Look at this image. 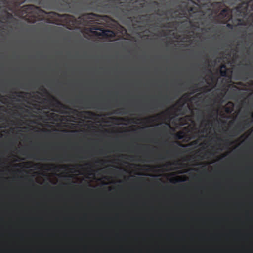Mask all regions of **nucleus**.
<instances>
[{
    "instance_id": "ddd939ff",
    "label": "nucleus",
    "mask_w": 253,
    "mask_h": 253,
    "mask_svg": "<svg viewBox=\"0 0 253 253\" xmlns=\"http://www.w3.org/2000/svg\"><path fill=\"white\" fill-rule=\"evenodd\" d=\"M69 156L67 155H63V156H59V157H57V158H56V160H66V158L67 157H69Z\"/></svg>"
},
{
    "instance_id": "f257e3e1",
    "label": "nucleus",
    "mask_w": 253,
    "mask_h": 253,
    "mask_svg": "<svg viewBox=\"0 0 253 253\" xmlns=\"http://www.w3.org/2000/svg\"><path fill=\"white\" fill-rule=\"evenodd\" d=\"M26 20L29 23H34L40 20L45 14V11L34 5H26L23 7Z\"/></svg>"
},
{
    "instance_id": "6e6552de",
    "label": "nucleus",
    "mask_w": 253,
    "mask_h": 253,
    "mask_svg": "<svg viewBox=\"0 0 253 253\" xmlns=\"http://www.w3.org/2000/svg\"><path fill=\"white\" fill-rule=\"evenodd\" d=\"M175 137L176 139L181 140L185 137V134L183 131H179L175 134Z\"/></svg>"
},
{
    "instance_id": "2f4dec72",
    "label": "nucleus",
    "mask_w": 253,
    "mask_h": 253,
    "mask_svg": "<svg viewBox=\"0 0 253 253\" xmlns=\"http://www.w3.org/2000/svg\"><path fill=\"white\" fill-rule=\"evenodd\" d=\"M251 116H252V118L253 119V113L252 114Z\"/></svg>"
},
{
    "instance_id": "cd10ccee",
    "label": "nucleus",
    "mask_w": 253,
    "mask_h": 253,
    "mask_svg": "<svg viewBox=\"0 0 253 253\" xmlns=\"http://www.w3.org/2000/svg\"><path fill=\"white\" fill-rule=\"evenodd\" d=\"M88 18H90V14L87 15Z\"/></svg>"
},
{
    "instance_id": "4468645a",
    "label": "nucleus",
    "mask_w": 253,
    "mask_h": 253,
    "mask_svg": "<svg viewBox=\"0 0 253 253\" xmlns=\"http://www.w3.org/2000/svg\"><path fill=\"white\" fill-rule=\"evenodd\" d=\"M39 89L40 91L43 92L44 94H48L47 90L44 87L40 86Z\"/></svg>"
},
{
    "instance_id": "c9c22d12",
    "label": "nucleus",
    "mask_w": 253,
    "mask_h": 253,
    "mask_svg": "<svg viewBox=\"0 0 253 253\" xmlns=\"http://www.w3.org/2000/svg\"><path fill=\"white\" fill-rule=\"evenodd\" d=\"M160 158L161 159V155H159Z\"/></svg>"
},
{
    "instance_id": "7ed1b4c3",
    "label": "nucleus",
    "mask_w": 253,
    "mask_h": 253,
    "mask_svg": "<svg viewBox=\"0 0 253 253\" xmlns=\"http://www.w3.org/2000/svg\"><path fill=\"white\" fill-rule=\"evenodd\" d=\"M243 123H238L231 131V133H233L234 135L237 136L243 131L245 130V127H243ZM244 124L246 125L248 124L245 122L244 123Z\"/></svg>"
},
{
    "instance_id": "f704fd0d",
    "label": "nucleus",
    "mask_w": 253,
    "mask_h": 253,
    "mask_svg": "<svg viewBox=\"0 0 253 253\" xmlns=\"http://www.w3.org/2000/svg\"><path fill=\"white\" fill-rule=\"evenodd\" d=\"M108 4H105V6H108Z\"/></svg>"
},
{
    "instance_id": "393cba45",
    "label": "nucleus",
    "mask_w": 253,
    "mask_h": 253,
    "mask_svg": "<svg viewBox=\"0 0 253 253\" xmlns=\"http://www.w3.org/2000/svg\"><path fill=\"white\" fill-rule=\"evenodd\" d=\"M172 9H170L169 11H168L169 13H172Z\"/></svg>"
},
{
    "instance_id": "f03ea898",
    "label": "nucleus",
    "mask_w": 253,
    "mask_h": 253,
    "mask_svg": "<svg viewBox=\"0 0 253 253\" xmlns=\"http://www.w3.org/2000/svg\"><path fill=\"white\" fill-rule=\"evenodd\" d=\"M93 30H100L101 32L91 31L94 34L99 36H104L107 37H111L114 34V32L110 30H105L103 28L97 26H93L91 28Z\"/></svg>"
},
{
    "instance_id": "412c9836",
    "label": "nucleus",
    "mask_w": 253,
    "mask_h": 253,
    "mask_svg": "<svg viewBox=\"0 0 253 253\" xmlns=\"http://www.w3.org/2000/svg\"><path fill=\"white\" fill-rule=\"evenodd\" d=\"M227 26L228 27H229V28H231V27H232V25L231 24H228L227 25Z\"/></svg>"
},
{
    "instance_id": "39448f33",
    "label": "nucleus",
    "mask_w": 253,
    "mask_h": 253,
    "mask_svg": "<svg viewBox=\"0 0 253 253\" xmlns=\"http://www.w3.org/2000/svg\"><path fill=\"white\" fill-rule=\"evenodd\" d=\"M227 68L225 64H222L219 68L220 75L223 77L227 76Z\"/></svg>"
},
{
    "instance_id": "4c0bfd02",
    "label": "nucleus",
    "mask_w": 253,
    "mask_h": 253,
    "mask_svg": "<svg viewBox=\"0 0 253 253\" xmlns=\"http://www.w3.org/2000/svg\"><path fill=\"white\" fill-rule=\"evenodd\" d=\"M179 173H182V172H179Z\"/></svg>"
},
{
    "instance_id": "c756f323",
    "label": "nucleus",
    "mask_w": 253,
    "mask_h": 253,
    "mask_svg": "<svg viewBox=\"0 0 253 253\" xmlns=\"http://www.w3.org/2000/svg\"><path fill=\"white\" fill-rule=\"evenodd\" d=\"M73 1V2H75L77 0H72Z\"/></svg>"
},
{
    "instance_id": "e433bc0d",
    "label": "nucleus",
    "mask_w": 253,
    "mask_h": 253,
    "mask_svg": "<svg viewBox=\"0 0 253 253\" xmlns=\"http://www.w3.org/2000/svg\"><path fill=\"white\" fill-rule=\"evenodd\" d=\"M157 11H158V12H160V10L159 9H158Z\"/></svg>"
},
{
    "instance_id": "9b49d317",
    "label": "nucleus",
    "mask_w": 253,
    "mask_h": 253,
    "mask_svg": "<svg viewBox=\"0 0 253 253\" xmlns=\"http://www.w3.org/2000/svg\"><path fill=\"white\" fill-rule=\"evenodd\" d=\"M197 85H198V84H196L194 85V86L190 87V90L192 91V92L191 93V94L196 93L199 91H201V88H197Z\"/></svg>"
},
{
    "instance_id": "c85d7f7f",
    "label": "nucleus",
    "mask_w": 253,
    "mask_h": 253,
    "mask_svg": "<svg viewBox=\"0 0 253 253\" xmlns=\"http://www.w3.org/2000/svg\"><path fill=\"white\" fill-rule=\"evenodd\" d=\"M86 113H87V114H89L91 113V112H89V111H88V112H87Z\"/></svg>"
},
{
    "instance_id": "2eb2a0df",
    "label": "nucleus",
    "mask_w": 253,
    "mask_h": 253,
    "mask_svg": "<svg viewBox=\"0 0 253 253\" xmlns=\"http://www.w3.org/2000/svg\"><path fill=\"white\" fill-rule=\"evenodd\" d=\"M14 93L15 94H16V96H18V97H22V96L21 95V94H23V93H24V92H14Z\"/></svg>"
},
{
    "instance_id": "aec40b11",
    "label": "nucleus",
    "mask_w": 253,
    "mask_h": 253,
    "mask_svg": "<svg viewBox=\"0 0 253 253\" xmlns=\"http://www.w3.org/2000/svg\"><path fill=\"white\" fill-rule=\"evenodd\" d=\"M29 158L36 159L35 155H31L29 156Z\"/></svg>"
},
{
    "instance_id": "0eeeda50",
    "label": "nucleus",
    "mask_w": 253,
    "mask_h": 253,
    "mask_svg": "<svg viewBox=\"0 0 253 253\" xmlns=\"http://www.w3.org/2000/svg\"><path fill=\"white\" fill-rule=\"evenodd\" d=\"M51 100L54 101L55 102L56 105L55 106L58 108H67V106L63 104L59 101L56 99L55 98L52 97Z\"/></svg>"
},
{
    "instance_id": "f8f14e48",
    "label": "nucleus",
    "mask_w": 253,
    "mask_h": 253,
    "mask_svg": "<svg viewBox=\"0 0 253 253\" xmlns=\"http://www.w3.org/2000/svg\"><path fill=\"white\" fill-rule=\"evenodd\" d=\"M61 17L62 19L65 20L67 22L68 21H71V19L73 18V16L68 14H63L61 15Z\"/></svg>"
},
{
    "instance_id": "20e7f679",
    "label": "nucleus",
    "mask_w": 253,
    "mask_h": 253,
    "mask_svg": "<svg viewBox=\"0 0 253 253\" xmlns=\"http://www.w3.org/2000/svg\"><path fill=\"white\" fill-rule=\"evenodd\" d=\"M24 1H28L36 2L40 5L42 7L47 8L49 6V0H23Z\"/></svg>"
},
{
    "instance_id": "423d86ee",
    "label": "nucleus",
    "mask_w": 253,
    "mask_h": 253,
    "mask_svg": "<svg viewBox=\"0 0 253 253\" xmlns=\"http://www.w3.org/2000/svg\"><path fill=\"white\" fill-rule=\"evenodd\" d=\"M234 104L232 102H228L225 107V110L228 113H231L233 111Z\"/></svg>"
},
{
    "instance_id": "4be33fe9",
    "label": "nucleus",
    "mask_w": 253,
    "mask_h": 253,
    "mask_svg": "<svg viewBox=\"0 0 253 253\" xmlns=\"http://www.w3.org/2000/svg\"><path fill=\"white\" fill-rule=\"evenodd\" d=\"M86 108H93V107L92 106H91L87 105V106H86Z\"/></svg>"
},
{
    "instance_id": "dca6fc26",
    "label": "nucleus",
    "mask_w": 253,
    "mask_h": 253,
    "mask_svg": "<svg viewBox=\"0 0 253 253\" xmlns=\"http://www.w3.org/2000/svg\"><path fill=\"white\" fill-rule=\"evenodd\" d=\"M199 118H203L202 122H205L206 120L204 119V116L203 113H202L201 115H199Z\"/></svg>"
},
{
    "instance_id": "5701e85b",
    "label": "nucleus",
    "mask_w": 253,
    "mask_h": 253,
    "mask_svg": "<svg viewBox=\"0 0 253 253\" xmlns=\"http://www.w3.org/2000/svg\"><path fill=\"white\" fill-rule=\"evenodd\" d=\"M182 106H180L177 108V111H180L181 109Z\"/></svg>"
},
{
    "instance_id": "7c9ffc66",
    "label": "nucleus",
    "mask_w": 253,
    "mask_h": 253,
    "mask_svg": "<svg viewBox=\"0 0 253 253\" xmlns=\"http://www.w3.org/2000/svg\"><path fill=\"white\" fill-rule=\"evenodd\" d=\"M145 157H146V158H149V156H148V155H146V156H145Z\"/></svg>"
},
{
    "instance_id": "bb28decb",
    "label": "nucleus",
    "mask_w": 253,
    "mask_h": 253,
    "mask_svg": "<svg viewBox=\"0 0 253 253\" xmlns=\"http://www.w3.org/2000/svg\"><path fill=\"white\" fill-rule=\"evenodd\" d=\"M245 74H246V75H247V76H249V72H246V73H245Z\"/></svg>"
},
{
    "instance_id": "1a4fd4ad",
    "label": "nucleus",
    "mask_w": 253,
    "mask_h": 253,
    "mask_svg": "<svg viewBox=\"0 0 253 253\" xmlns=\"http://www.w3.org/2000/svg\"><path fill=\"white\" fill-rule=\"evenodd\" d=\"M109 4L113 5V6H117L118 5H120L122 3L120 0H109L108 1Z\"/></svg>"
},
{
    "instance_id": "6ab92c4d",
    "label": "nucleus",
    "mask_w": 253,
    "mask_h": 253,
    "mask_svg": "<svg viewBox=\"0 0 253 253\" xmlns=\"http://www.w3.org/2000/svg\"><path fill=\"white\" fill-rule=\"evenodd\" d=\"M113 113L114 114H126V112H123V113H121L120 112H118L117 111H115L114 112H113Z\"/></svg>"
},
{
    "instance_id": "b1692460",
    "label": "nucleus",
    "mask_w": 253,
    "mask_h": 253,
    "mask_svg": "<svg viewBox=\"0 0 253 253\" xmlns=\"http://www.w3.org/2000/svg\"><path fill=\"white\" fill-rule=\"evenodd\" d=\"M209 73H210L211 74H212V72L211 69L208 70Z\"/></svg>"
},
{
    "instance_id": "72a5a7b5",
    "label": "nucleus",
    "mask_w": 253,
    "mask_h": 253,
    "mask_svg": "<svg viewBox=\"0 0 253 253\" xmlns=\"http://www.w3.org/2000/svg\"><path fill=\"white\" fill-rule=\"evenodd\" d=\"M22 154H23V155H26V153H24V152L22 153Z\"/></svg>"
},
{
    "instance_id": "a878e982",
    "label": "nucleus",
    "mask_w": 253,
    "mask_h": 253,
    "mask_svg": "<svg viewBox=\"0 0 253 253\" xmlns=\"http://www.w3.org/2000/svg\"><path fill=\"white\" fill-rule=\"evenodd\" d=\"M125 110V108H120L118 109V110Z\"/></svg>"
},
{
    "instance_id": "473e14b6",
    "label": "nucleus",
    "mask_w": 253,
    "mask_h": 253,
    "mask_svg": "<svg viewBox=\"0 0 253 253\" xmlns=\"http://www.w3.org/2000/svg\"><path fill=\"white\" fill-rule=\"evenodd\" d=\"M163 14H164V15H167V13H163Z\"/></svg>"
},
{
    "instance_id": "f3484780",
    "label": "nucleus",
    "mask_w": 253,
    "mask_h": 253,
    "mask_svg": "<svg viewBox=\"0 0 253 253\" xmlns=\"http://www.w3.org/2000/svg\"><path fill=\"white\" fill-rule=\"evenodd\" d=\"M154 116H152V117H148V118H146L145 119L147 120V121H152V118H153Z\"/></svg>"
},
{
    "instance_id": "9d476101",
    "label": "nucleus",
    "mask_w": 253,
    "mask_h": 253,
    "mask_svg": "<svg viewBox=\"0 0 253 253\" xmlns=\"http://www.w3.org/2000/svg\"><path fill=\"white\" fill-rule=\"evenodd\" d=\"M111 119L114 121L118 122L120 121H127L128 123H130V119H125L123 118H117V117H112Z\"/></svg>"
},
{
    "instance_id": "a211bd4d",
    "label": "nucleus",
    "mask_w": 253,
    "mask_h": 253,
    "mask_svg": "<svg viewBox=\"0 0 253 253\" xmlns=\"http://www.w3.org/2000/svg\"><path fill=\"white\" fill-rule=\"evenodd\" d=\"M188 97V95L185 94L183 95L182 97L179 100V101L181 100V99H182V98H187Z\"/></svg>"
}]
</instances>
